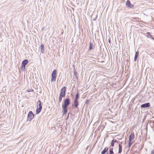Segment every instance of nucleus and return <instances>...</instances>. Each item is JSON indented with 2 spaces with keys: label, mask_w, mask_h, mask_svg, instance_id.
I'll return each mask as SVG.
<instances>
[{
  "label": "nucleus",
  "mask_w": 154,
  "mask_h": 154,
  "mask_svg": "<svg viewBox=\"0 0 154 154\" xmlns=\"http://www.w3.org/2000/svg\"><path fill=\"white\" fill-rule=\"evenodd\" d=\"M70 103V100L69 98H67L64 100V103H63L62 105L63 109L62 112L63 115L66 113L67 111V108Z\"/></svg>",
  "instance_id": "1"
},
{
  "label": "nucleus",
  "mask_w": 154,
  "mask_h": 154,
  "mask_svg": "<svg viewBox=\"0 0 154 154\" xmlns=\"http://www.w3.org/2000/svg\"><path fill=\"white\" fill-rule=\"evenodd\" d=\"M37 108L36 109V114H38L41 111L42 109V105L41 104V102L40 100H38L37 103Z\"/></svg>",
  "instance_id": "2"
},
{
  "label": "nucleus",
  "mask_w": 154,
  "mask_h": 154,
  "mask_svg": "<svg viewBox=\"0 0 154 154\" xmlns=\"http://www.w3.org/2000/svg\"><path fill=\"white\" fill-rule=\"evenodd\" d=\"M34 115L33 112L31 111H29L28 114L27 120L30 121L34 118Z\"/></svg>",
  "instance_id": "3"
},
{
  "label": "nucleus",
  "mask_w": 154,
  "mask_h": 154,
  "mask_svg": "<svg viewBox=\"0 0 154 154\" xmlns=\"http://www.w3.org/2000/svg\"><path fill=\"white\" fill-rule=\"evenodd\" d=\"M28 60L27 59H25L23 60L21 63V70L24 71L25 69L26 65L28 63Z\"/></svg>",
  "instance_id": "4"
},
{
  "label": "nucleus",
  "mask_w": 154,
  "mask_h": 154,
  "mask_svg": "<svg viewBox=\"0 0 154 154\" xmlns=\"http://www.w3.org/2000/svg\"><path fill=\"white\" fill-rule=\"evenodd\" d=\"M66 90L65 87H63L60 90V96L64 97L66 95Z\"/></svg>",
  "instance_id": "5"
},
{
  "label": "nucleus",
  "mask_w": 154,
  "mask_h": 154,
  "mask_svg": "<svg viewBox=\"0 0 154 154\" xmlns=\"http://www.w3.org/2000/svg\"><path fill=\"white\" fill-rule=\"evenodd\" d=\"M134 137V134L133 132H132L131 133V134L130 135L129 137V141H130V142H131L133 139Z\"/></svg>",
  "instance_id": "6"
},
{
  "label": "nucleus",
  "mask_w": 154,
  "mask_h": 154,
  "mask_svg": "<svg viewBox=\"0 0 154 154\" xmlns=\"http://www.w3.org/2000/svg\"><path fill=\"white\" fill-rule=\"evenodd\" d=\"M150 105V103H148L142 104L141 106V107L143 108H145L149 107Z\"/></svg>",
  "instance_id": "7"
},
{
  "label": "nucleus",
  "mask_w": 154,
  "mask_h": 154,
  "mask_svg": "<svg viewBox=\"0 0 154 154\" xmlns=\"http://www.w3.org/2000/svg\"><path fill=\"white\" fill-rule=\"evenodd\" d=\"M126 4L127 6L129 7L130 8H132L134 6V5L131 4L129 0H128L126 2Z\"/></svg>",
  "instance_id": "8"
},
{
  "label": "nucleus",
  "mask_w": 154,
  "mask_h": 154,
  "mask_svg": "<svg viewBox=\"0 0 154 154\" xmlns=\"http://www.w3.org/2000/svg\"><path fill=\"white\" fill-rule=\"evenodd\" d=\"M108 150V148L107 147H105L104 149L103 150L101 154H105L106 153Z\"/></svg>",
  "instance_id": "9"
},
{
  "label": "nucleus",
  "mask_w": 154,
  "mask_h": 154,
  "mask_svg": "<svg viewBox=\"0 0 154 154\" xmlns=\"http://www.w3.org/2000/svg\"><path fill=\"white\" fill-rule=\"evenodd\" d=\"M119 153H120L122 152V145L120 144H119Z\"/></svg>",
  "instance_id": "10"
},
{
  "label": "nucleus",
  "mask_w": 154,
  "mask_h": 154,
  "mask_svg": "<svg viewBox=\"0 0 154 154\" xmlns=\"http://www.w3.org/2000/svg\"><path fill=\"white\" fill-rule=\"evenodd\" d=\"M117 142V140L116 139H113L111 141V145L110 147H113L114 146V144L115 143Z\"/></svg>",
  "instance_id": "11"
},
{
  "label": "nucleus",
  "mask_w": 154,
  "mask_h": 154,
  "mask_svg": "<svg viewBox=\"0 0 154 154\" xmlns=\"http://www.w3.org/2000/svg\"><path fill=\"white\" fill-rule=\"evenodd\" d=\"M74 105L75 108H77L79 105V103L78 100H74Z\"/></svg>",
  "instance_id": "12"
},
{
  "label": "nucleus",
  "mask_w": 154,
  "mask_h": 154,
  "mask_svg": "<svg viewBox=\"0 0 154 154\" xmlns=\"http://www.w3.org/2000/svg\"><path fill=\"white\" fill-rule=\"evenodd\" d=\"M41 51L42 53L43 54L44 52V45L43 44H42L40 46Z\"/></svg>",
  "instance_id": "13"
},
{
  "label": "nucleus",
  "mask_w": 154,
  "mask_h": 154,
  "mask_svg": "<svg viewBox=\"0 0 154 154\" xmlns=\"http://www.w3.org/2000/svg\"><path fill=\"white\" fill-rule=\"evenodd\" d=\"M51 76L56 77V70H54L52 72Z\"/></svg>",
  "instance_id": "14"
},
{
  "label": "nucleus",
  "mask_w": 154,
  "mask_h": 154,
  "mask_svg": "<svg viewBox=\"0 0 154 154\" xmlns=\"http://www.w3.org/2000/svg\"><path fill=\"white\" fill-rule=\"evenodd\" d=\"M93 44L91 43V42H90L89 43V50H91L93 49Z\"/></svg>",
  "instance_id": "15"
},
{
  "label": "nucleus",
  "mask_w": 154,
  "mask_h": 154,
  "mask_svg": "<svg viewBox=\"0 0 154 154\" xmlns=\"http://www.w3.org/2000/svg\"><path fill=\"white\" fill-rule=\"evenodd\" d=\"M147 34L148 35L149 37H151L152 39H154V38H153V37L151 35L150 33V32H147Z\"/></svg>",
  "instance_id": "16"
},
{
  "label": "nucleus",
  "mask_w": 154,
  "mask_h": 154,
  "mask_svg": "<svg viewBox=\"0 0 154 154\" xmlns=\"http://www.w3.org/2000/svg\"><path fill=\"white\" fill-rule=\"evenodd\" d=\"M56 77L51 76V82H53V81H55Z\"/></svg>",
  "instance_id": "17"
},
{
  "label": "nucleus",
  "mask_w": 154,
  "mask_h": 154,
  "mask_svg": "<svg viewBox=\"0 0 154 154\" xmlns=\"http://www.w3.org/2000/svg\"><path fill=\"white\" fill-rule=\"evenodd\" d=\"M79 97V93L78 92L75 97V100H78V98Z\"/></svg>",
  "instance_id": "18"
},
{
  "label": "nucleus",
  "mask_w": 154,
  "mask_h": 154,
  "mask_svg": "<svg viewBox=\"0 0 154 154\" xmlns=\"http://www.w3.org/2000/svg\"><path fill=\"white\" fill-rule=\"evenodd\" d=\"M63 97H63V96H59V102H61L62 100V98Z\"/></svg>",
  "instance_id": "19"
},
{
  "label": "nucleus",
  "mask_w": 154,
  "mask_h": 154,
  "mask_svg": "<svg viewBox=\"0 0 154 154\" xmlns=\"http://www.w3.org/2000/svg\"><path fill=\"white\" fill-rule=\"evenodd\" d=\"M139 54V52L138 51H137L136 52L135 56L138 57Z\"/></svg>",
  "instance_id": "20"
},
{
  "label": "nucleus",
  "mask_w": 154,
  "mask_h": 154,
  "mask_svg": "<svg viewBox=\"0 0 154 154\" xmlns=\"http://www.w3.org/2000/svg\"><path fill=\"white\" fill-rule=\"evenodd\" d=\"M113 149L112 148V147H110H110H109V152H111V151H113Z\"/></svg>",
  "instance_id": "21"
},
{
  "label": "nucleus",
  "mask_w": 154,
  "mask_h": 154,
  "mask_svg": "<svg viewBox=\"0 0 154 154\" xmlns=\"http://www.w3.org/2000/svg\"><path fill=\"white\" fill-rule=\"evenodd\" d=\"M138 57L135 56L134 57V61H136L137 60Z\"/></svg>",
  "instance_id": "22"
},
{
  "label": "nucleus",
  "mask_w": 154,
  "mask_h": 154,
  "mask_svg": "<svg viewBox=\"0 0 154 154\" xmlns=\"http://www.w3.org/2000/svg\"><path fill=\"white\" fill-rule=\"evenodd\" d=\"M109 154H114L113 151H111L109 152Z\"/></svg>",
  "instance_id": "23"
},
{
  "label": "nucleus",
  "mask_w": 154,
  "mask_h": 154,
  "mask_svg": "<svg viewBox=\"0 0 154 154\" xmlns=\"http://www.w3.org/2000/svg\"><path fill=\"white\" fill-rule=\"evenodd\" d=\"M151 154H154V149L151 151Z\"/></svg>",
  "instance_id": "24"
},
{
  "label": "nucleus",
  "mask_w": 154,
  "mask_h": 154,
  "mask_svg": "<svg viewBox=\"0 0 154 154\" xmlns=\"http://www.w3.org/2000/svg\"><path fill=\"white\" fill-rule=\"evenodd\" d=\"M131 142H130V141H129V142L128 143V146H129V147H130L131 146Z\"/></svg>",
  "instance_id": "25"
},
{
  "label": "nucleus",
  "mask_w": 154,
  "mask_h": 154,
  "mask_svg": "<svg viewBox=\"0 0 154 154\" xmlns=\"http://www.w3.org/2000/svg\"><path fill=\"white\" fill-rule=\"evenodd\" d=\"M108 42H109V44H110L111 43V40L110 39H108Z\"/></svg>",
  "instance_id": "26"
},
{
  "label": "nucleus",
  "mask_w": 154,
  "mask_h": 154,
  "mask_svg": "<svg viewBox=\"0 0 154 154\" xmlns=\"http://www.w3.org/2000/svg\"><path fill=\"white\" fill-rule=\"evenodd\" d=\"M106 154H109L108 153V152H106Z\"/></svg>",
  "instance_id": "27"
},
{
  "label": "nucleus",
  "mask_w": 154,
  "mask_h": 154,
  "mask_svg": "<svg viewBox=\"0 0 154 154\" xmlns=\"http://www.w3.org/2000/svg\"><path fill=\"white\" fill-rule=\"evenodd\" d=\"M69 113L68 114V117H69Z\"/></svg>",
  "instance_id": "28"
},
{
  "label": "nucleus",
  "mask_w": 154,
  "mask_h": 154,
  "mask_svg": "<svg viewBox=\"0 0 154 154\" xmlns=\"http://www.w3.org/2000/svg\"><path fill=\"white\" fill-rule=\"evenodd\" d=\"M74 73H75V74H76V73H75V72H74Z\"/></svg>",
  "instance_id": "29"
},
{
  "label": "nucleus",
  "mask_w": 154,
  "mask_h": 154,
  "mask_svg": "<svg viewBox=\"0 0 154 154\" xmlns=\"http://www.w3.org/2000/svg\"><path fill=\"white\" fill-rule=\"evenodd\" d=\"M74 73H75V74H76V73H75V72H74Z\"/></svg>",
  "instance_id": "30"
}]
</instances>
